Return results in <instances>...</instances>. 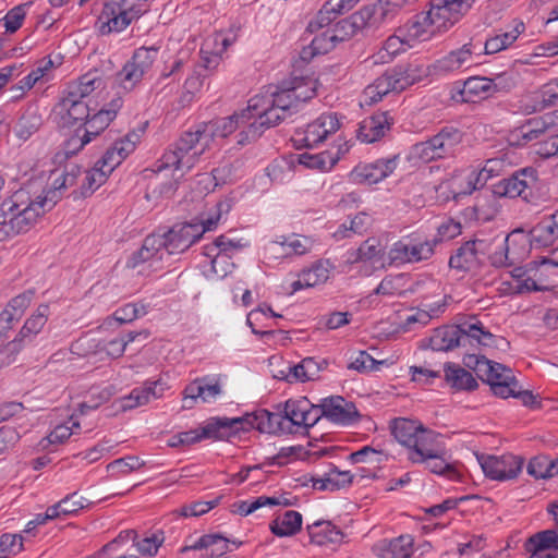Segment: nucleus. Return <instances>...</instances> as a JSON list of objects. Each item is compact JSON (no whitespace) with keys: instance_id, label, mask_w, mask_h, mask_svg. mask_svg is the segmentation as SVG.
<instances>
[{"instance_id":"obj_52","label":"nucleus","mask_w":558,"mask_h":558,"mask_svg":"<svg viewBox=\"0 0 558 558\" xmlns=\"http://www.w3.org/2000/svg\"><path fill=\"white\" fill-rule=\"evenodd\" d=\"M373 16V10L371 8H363L349 17L340 21L337 26L343 31L344 36H354L359 31H362L369 22Z\"/></svg>"},{"instance_id":"obj_46","label":"nucleus","mask_w":558,"mask_h":558,"mask_svg":"<svg viewBox=\"0 0 558 558\" xmlns=\"http://www.w3.org/2000/svg\"><path fill=\"white\" fill-rule=\"evenodd\" d=\"M302 527V514L294 510H287L278 514L269 524L272 534L287 537L296 534Z\"/></svg>"},{"instance_id":"obj_1","label":"nucleus","mask_w":558,"mask_h":558,"mask_svg":"<svg viewBox=\"0 0 558 558\" xmlns=\"http://www.w3.org/2000/svg\"><path fill=\"white\" fill-rule=\"evenodd\" d=\"M47 210L37 197L29 201L22 190L3 199L0 205V242L28 231Z\"/></svg>"},{"instance_id":"obj_16","label":"nucleus","mask_w":558,"mask_h":558,"mask_svg":"<svg viewBox=\"0 0 558 558\" xmlns=\"http://www.w3.org/2000/svg\"><path fill=\"white\" fill-rule=\"evenodd\" d=\"M536 181V170L533 168H524L496 183L493 186V193L498 197H522L527 201L532 196Z\"/></svg>"},{"instance_id":"obj_38","label":"nucleus","mask_w":558,"mask_h":558,"mask_svg":"<svg viewBox=\"0 0 558 558\" xmlns=\"http://www.w3.org/2000/svg\"><path fill=\"white\" fill-rule=\"evenodd\" d=\"M490 178L481 169L473 168L469 173H457L451 178L450 186L456 196L470 195L483 187Z\"/></svg>"},{"instance_id":"obj_12","label":"nucleus","mask_w":558,"mask_h":558,"mask_svg":"<svg viewBox=\"0 0 558 558\" xmlns=\"http://www.w3.org/2000/svg\"><path fill=\"white\" fill-rule=\"evenodd\" d=\"M475 0H432L426 12L438 33L452 27L469 12Z\"/></svg>"},{"instance_id":"obj_18","label":"nucleus","mask_w":558,"mask_h":558,"mask_svg":"<svg viewBox=\"0 0 558 558\" xmlns=\"http://www.w3.org/2000/svg\"><path fill=\"white\" fill-rule=\"evenodd\" d=\"M204 234V229L196 227L194 222H184L173 226L166 233L165 245L169 255L181 254L198 241Z\"/></svg>"},{"instance_id":"obj_4","label":"nucleus","mask_w":558,"mask_h":558,"mask_svg":"<svg viewBox=\"0 0 558 558\" xmlns=\"http://www.w3.org/2000/svg\"><path fill=\"white\" fill-rule=\"evenodd\" d=\"M421 78V71L414 64H401L386 71L364 90L367 105H373L389 93H400Z\"/></svg>"},{"instance_id":"obj_42","label":"nucleus","mask_w":558,"mask_h":558,"mask_svg":"<svg viewBox=\"0 0 558 558\" xmlns=\"http://www.w3.org/2000/svg\"><path fill=\"white\" fill-rule=\"evenodd\" d=\"M311 543L318 546L337 545L343 539V533L329 521H317L307 526Z\"/></svg>"},{"instance_id":"obj_8","label":"nucleus","mask_w":558,"mask_h":558,"mask_svg":"<svg viewBox=\"0 0 558 558\" xmlns=\"http://www.w3.org/2000/svg\"><path fill=\"white\" fill-rule=\"evenodd\" d=\"M556 112L548 113L544 117L529 120L524 125L514 129L509 135V143L511 145H524L533 140L539 137L541 134L553 130L549 142H545L539 146L537 153L544 157H550L558 154V143L555 137L556 126Z\"/></svg>"},{"instance_id":"obj_48","label":"nucleus","mask_w":558,"mask_h":558,"mask_svg":"<svg viewBox=\"0 0 558 558\" xmlns=\"http://www.w3.org/2000/svg\"><path fill=\"white\" fill-rule=\"evenodd\" d=\"M390 428L396 440L407 448L421 433L424 425L410 418L399 417L392 421Z\"/></svg>"},{"instance_id":"obj_34","label":"nucleus","mask_w":558,"mask_h":558,"mask_svg":"<svg viewBox=\"0 0 558 558\" xmlns=\"http://www.w3.org/2000/svg\"><path fill=\"white\" fill-rule=\"evenodd\" d=\"M474 48L472 43H468L461 48L450 51L436 61V72L448 74L470 66L473 63Z\"/></svg>"},{"instance_id":"obj_49","label":"nucleus","mask_w":558,"mask_h":558,"mask_svg":"<svg viewBox=\"0 0 558 558\" xmlns=\"http://www.w3.org/2000/svg\"><path fill=\"white\" fill-rule=\"evenodd\" d=\"M525 29L522 22H518L511 31L497 34L485 41V53L494 54L510 47Z\"/></svg>"},{"instance_id":"obj_23","label":"nucleus","mask_w":558,"mask_h":558,"mask_svg":"<svg viewBox=\"0 0 558 558\" xmlns=\"http://www.w3.org/2000/svg\"><path fill=\"white\" fill-rule=\"evenodd\" d=\"M398 161V156H392L359 165L351 172V177L357 183L375 184L389 177L396 170Z\"/></svg>"},{"instance_id":"obj_31","label":"nucleus","mask_w":558,"mask_h":558,"mask_svg":"<svg viewBox=\"0 0 558 558\" xmlns=\"http://www.w3.org/2000/svg\"><path fill=\"white\" fill-rule=\"evenodd\" d=\"M245 123L248 124L246 109L230 117L199 124L198 128L202 134H207L209 145L214 137H227Z\"/></svg>"},{"instance_id":"obj_14","label":"nucleus","mask_w":558,"mask_h":558,"mask_svg":"<svg viewBox=\"0 0 558 558\" xmlns=\"http://www.w3.org/2000/svg\"><path fill=\"white\" fill-rule=\"evenodd\" d=\"M530 243L522 230H513L505 238L500 251H495L490 255L492 265L501 268L521 263L529 254Z\"/></svg>"},{"instance_id":"obj_25","label":"nucleus","mask_w":558,"mask_h":558,"mask_svg":"<svg viewBox=\"0 0 558 558\" xmlns=\"http://www.w3.org/2000/svg\"><path fill=\"white\" fill-rule=\"evenodd\" d=\"M529 558H558V531L544 530L530 536L524 543Z\"/></svg>"},{"instance_id":"obj_53","label":"nucleus","mask_w":558,"mask_h":558,"mask_svg":"<svg viewBox=\"0 0 558 558\" xmlns=\"http://www.w3.org/2000/svg\"><path fill=\"white\" fill-rule=\"evenodd\" d=\"M108 175L109 174L97 165L89 170H81V195L86 197L94 193L106 182Z\"/></svg>"},{"instance_id":"obj_44","label":"nucleus","mask_w":558,"mask_h":558,"mask_svg":"<svg viewBox=\"0 0 558 558\" xmlns=\"http://www.w3.org/2000/svg\"><path fill=\"white\" fill-rule=\"evenodd\" d=\"M355 474L349 471H340L331 468L320 477H312V486L318 490L336 492L348 487L354 480Z\"/></svg>"},{"instance_id":"obj_28","label":"nucleus","mask_w":558,"mask_h":558,"mask_svg":"<svg viewBox=\"0 0 558 558\" xmlns=\"http://www.w3.org/2000/svg\"><path fill=\"white\" fill-rule=\"evenodd\" d=\"M137 140L136 133H130L124 138L116 141L96 165L110 174L135 149Z\"/></svg>"},{"instance_id":"obj_39","label":"nucleus","mask_w":558,"mask_h":558,"mask_svg":"<svg viewBox=\"0 0 558 558\" xmlns=\"http://www.w3.org/2000/svg\"><path fill=\"white\" fill-rule=\"evenodd\" d=\"M490 78L486 76H471L462 82L458 95L463 102H477L494 96Z\"/></svg>"},{"instance_id":"obj_55","label":"nucleus","mask_w":558,"mask_h":558,"mask_svg":"<svg viewBox=\"0 0 558 558\" xmlns=\"http://www.w3.org/2000/svg\"><path fill=\"white\" fill-rule=\"evenodd\" d=\"M299 163L310 169L329 171L337 163V158L329 151L318 154L304 153L299 155Z\"/></svg>"},{"instance_id":"obj_50","label":"nucleus","mask_w":558,"mask_h":558,"mask_svg":"<svg viewBox=\"0 0 558 558\" xmlns=\"http://www.w3.org/2000/svg\"><path fill=\"white\" fill-rule=\"evenodd\" d=\"M323 365H326L325 361L320 363L313 357L303 359L299 364L289 365L290 378H295V381L314 380L319 376Z\"/></svg>"},{"instance_id":"obj_17","label":"nucleus","mask_w":558,"mask_h":558,"mask_svg":"<svg viewBox=\"0 0 558 558\" xmlns=\"http://www.w3.org/2000/svg\"><path fill=\"white\" fill-rule=\"evenodd\" d=\"M339 128L340 121L337 113H323L315 121L307 124L304 130L296 131L293 141L304 147H314L323 143L330 134L337 132Z\"/></svg>"},{"instance_id":"obj_62","label":"nucleus","mask_w":558,"mask_h":558,"mask_svg":"<svg viewBox=\"0 0 558 558\" xmlns=\"http://www.w3.org/2000/svg\"><path fill=\"white\" fill-rule=\"evenodd\" d=\"M289 86L298 105L312 99L316 95V82L311 78L295 77Z\"/></svg>"},{"instance_id":"obj_36","label":"nucleus","mask_w":558,"mask_h":558,"mask_svg":"<svg viewBox=\"0 0 558 558\" xmlns=\"http://www.w3.org/2000/svg\"><path fill=\"white\" fill-rule=\"evenodd\" d=\"M414 538L410 534L378 542L373 550L379 558H411Z\"/></svg>"},{"instance_id":"obj_5","label":"nucleus","mask_w":558,"mask_h":558,"mask_svg":"<svg viewBox=\"0 0 558 558\" xmlns=\"http://www.w3.org/2000/svg\"><path fill=\"white\" fill-rule=\"evenodd\" d=\"M144 12L142 3L136 0H110L98 16V31L101 35L121 33Z\"/></svg>"},{"instance_id":"obj_2","label":"nucleus","mask_w":558,"mask_h":558,"mask_svg":"<svg viewBox=\"0 0 558 558\" xmlns=\"http://www.w3.org/2000/svg\"><path fill=\"white\" fill-rule=\"evenodd\" d=\"M208 147V136L202 134L198 126L184 132L157 161L155 171L173 168L184 174L194 168Z\"/></svg>"},{"instance_id":"obj_29","label":"nucleus","mask_w":558,"mask_h":558,"mask_svg":"<svg viewBox=\"0 0 558 558\" xmlns=\"http://www.w3.org/2000/svg\"><path fill=\"white\" fill-rule=\"evenodd\" d=\"M442 444L440 435L424 427L405 448L408 460L414 464L423 463L424 459Z\"/></svg>"},{"instance_id":"obj_60","label":"nucleus","mask_w":558,"mask_h":558,"mask_svg":"<svg viewBox=\"0 0 558 558\" xmlns=\"http://www.w3.org/2000/svg\"><path fill=\"white\" fill-rule=\"evenodd\" d=\"M282 112L291 117L298 109V102L290 86L283 87L271 94V100H268Z\"/></svg>"},{"instance_id":"obj_3","label":"nucleus","mask_w":558,"mask_h":558,"mask_svg":"<svg viewBox=\"0 0 558 558\" xmlns=\"http://www.w3.org/2000/svg\"><path fill=\"white\" fill-rule=\"evenodd\" d=\"M493 337L477 318L472 317L458 325L437 329L430 344L433 350L450 351L454 348L489 345Z\"/></svg>"},{"instance_id":"obj_11","label":"nucleus","mask_w":558,"mask_h":558,"mask_svg":"<svg viewBox=\"0 0 558 558\" xmlns=\"http://www.w3.org/2000/svg\"><path fill=\"white\" fill-rule=\"evenodd\" d=\"M437 240L405 238L395 242L388 252L390 265L414 264L429 259L434 255Z\"/></svg>"},{"instance_id":"obj_57","label":"nucleus","mask_w":558,"mask_h":558,"mask_svg":"<svg viewBox=\"0 0 558 558\" xmlns=\"http://www.w3.org/2000/svg\"><path fill=\"white\" fill-rule=\"evenodd\" d=\"M555 215L550 219H546L537 223L532 230V241L538 246H549L556 241L557 223L554 220Z\"/></svg>"},{"instance_id":"obj_26","label":"nucleus","mask_w":558,"mask_h":558,"mask_svg":"<svg viewBox=\"0 0 558 558\" xmlns=\"http://www.w3.org/2000/svg\"><path fill=\"white\" fill-rule=\"evenodd\" d=\"M57 112L62 126L70 128L86 121L89 117V106L85 100L71 97L69 92L63 90L62 97L57 105Z\"/></svg>"},{"instance_id":"obj_40","label":"nucleus","mask_w":558,"mask_h":558,"mask_svg":"<svg viewBox=\"0 0 558 558\" xmlns=\"http://www.w3.org/2000/svg\"><path fill=\"white\" fill-rule=\"evenodd\" d=\"M444 378L450 388L456 391H472L478 386L472 373L452 362L445 363Z\"/></svg>"},{"instance_id":"obj_59","label":"nucleus","mask_w":558,"mask_h":558,"mask_svg":"<svg viewBox=\"0 0 558 558\" xmlns=\"http://www.w3.org/2000/svg\"><path fill=\"white\" fill-rule=\"evenodd\" d=\"M372 225V218L368 214L359 213L350 220L349 227L343 223L335 232L337 239L350 238L352 234H363Z\"/></svg>"},{"instance_id":"obj_30","label":"nucleus","mask_w":558,"mask_h":558,"mask_svg":"<svg viewBox=\"0 0 558 558\" xmlns=\"http://www.w3.org/2000/svg\"><path fill=\"white\" fill-rule=\"evenodd\" d=\"M332 269L333 266L328 259L315 262L310 268L300 271L298 280L291 283L292 292L325 283Z\"/></svg>"},{"instance_id":"obj_10","label":"nucleus","mask_w":558,"mask_h":558,"mask_svg":"<svg viewBox=\"0 0 558 558\" xmlns=\"http://www.w3.org/2000/svg\"><path fill=\"white\" fill-rule=\"evenodd\" d=\"M158 52L159 48L155 46L136 49L132 59L124 64L116 76L120 87L125 92L132 90L151 69Z\"/></svg>"},{"instance_id":"obj_64","label":"nucleus","mask_w":558,"mask_h":558,"mask_svg":"<svg viewBox=\"0 0 558 558\" xmlns=\"http://www.w3.org/2000/svg\"><path fill=\"white\" fill-rule=\"evenodd\" d=\"M34 292L25 291L16 296H14L2 311V313H7L8 316H12V320L17 322L23 316L26 308L31 305Z\"/></svg>"},{"instance_id":"obj_63","label":"nucleus","mask_w":558,"mask_h":558,"mask_svg":"<svg viewBox=\"0 0 558 558\" xmlns=\"http://www.w3.org/2000/svg\"><path fill=\"white\" fill-rule=\"evenodd\" d=\"M243 247V244L240 241H234L229 239L226 235L218 236L213 243L205 245L203 247V254H226L228 256L233 255V253L240 251Z\"/></svg>"},{"instance_id":"obj_6","label":"nucleus","mask_w":558,"mask_h":558,"mask_svg":"<svg viewBox=\"0 0 558 558\" xmlns=\"http://www.w3.org/2000/svg\"><path fill=\"white\" fill-rule=\"evenodd\" d=\"M462 137L460 130L445 126L427 141L416 143L412 147V156L422 162L453 157Z\"/></svg>"},{"instance_id":"obj_43","label":"nucleus","mask_w":558,"mask_h":558,"mask_svg":"<svg viewBox=\"0 0 558 558\" xmlns=\"http://www.w3.org/2000/svg\"><path fill=\"white\" fill-rule=\"evenodd\" d=\"M104 87L105 81L102 76L98 71H90L69 83L64 90L69 92L71 97H77L85 100V98L92 95L95 90Z\"/></svg>"},{"instance_id":"obj_58","label":"nucleus","mask_w":558,"mask_h":558,"mask_svg":"<svg viewBox=\"0 0 558 558\" xmlns=\"http://www.w3.org/2000/svg\"><path fill=\"white\" fill-rule=\"evenodd\" d=\"M425 468L435 474H445L452 471V466L447 458V449L442 442L434 452L429 453L422 463Z\"/></svg>"},{"instance_id":"obj_7","label":"nucleus","mask_w":558,"mask_h":558,"mask_svg":"<svg viewBox=\"0 0 558 558\" xmlns=\"http://www.w3.org/2000/svg\"><path fill=\"white\" fill-rule=\"evenodd\" d=\"M248 126L247 131L240 133L239 143L260 136L265 129L276 126L290 118L287 113L275 107L265 97L255 96L248 100L246 107Z\"/></svg>"},{"instance_id":"obj_24","label":"nucleus","mask_w":558,"mask_h":558,"mask_svg":"<svg viewBox=\"0 0 558 558\" xmlns=\"http://www.w3.org/2000/svg\"><path fill=\"white\" fill-rule=\"evenodd\" d=\"M48 313V305H39L36 312L26 319L17 336L7 344L5 350L13 354L19 353L25 342L32 341L41 331L47 323Z\"/></svg>"},{"instance_id":"obj_13","label":"nucleus","mask_w":558,"mask_h":558,"mask_svg":"<svg viewBox=\"0 0 558 558\" xmlns=\"http://www.w3.org/2000/svg\"><path fill=\"white\" fill-rule=\"evenodd\" d=\"M279 404L283 425L286 428H291L293 433L300 427L307 429L319 421V409L307 398L289 399Z\"/></svg>"},{"instance_id":"obj_51","label":"nucleus","mask_w":558,"mask_h":558,"mask_svg":"<svg viewBox=\"0 0 558 558\" xmlns=\"http://www.w3.org/2000/svg\"><path fill=\"white\" fill-rule=\"evenodd\" d=\"M353 3L352 0H339L336 7L328 8L327 4L323 7V9L317 13V15L308 23L307 29L311 33L317 32L325 27H328L332 21L330 17V13H343L352 9Z\"/></svg>"},{"instance_id":"obj_56","label":"nucleus","mask_w":558,"mask_h":558,"mask_svg":"<svg viewBox=\"0 0 558 558\" xmlns=\"http://www.w3.org/2000/svg\"><path fill=\"white\" fill-rule=\"evenodd\" d=\"M385 255V247L380 241L375 238L365 240L355 252L354 262H372L381 260Z\"/></svg>"},{"instance_id":"obj_41","label":"nucleus","mask_w":558,"mask_h":558,"mask_svg":"<svg viewBox=\"0 0 558 558\" xmlns=\"http://www.w3.org/2000/svg\"><path fill=\"white\" fill-rule=\"evenodd\" d=\"M405 36L398 33L389 36L383 46L369 57L372 64H386L391 62L398 54L411 48L409 41H405Z\"/></svg>"},{"instance_id":"obj_19","label":"nucleus","mask_w":558,"mask_h":558,"mask_svg":"<svg viewBox=\"0 0 558 558\" xmlns=\"http://www.w3.org/2000/svg\"><path fill=\"white\" fill-rule=\"evenodd\" d=\"M481 465L486 476L492 480L506 481L518 476L522 470L523 460L513 454L489 456L482 461Z\"/></svg>"},{"instance_id":"obj_47","label":"nucleus","mask_w":558,"mask_h":558,"mask_svg":"<svg viewBox=\"0 0 558 558\" xmlns=\"http://www.w3.org/2000/svg\"><path fill=\"white\" fill-rule=\"evenodd\" d=\"M482 244L483 241L477 240L465 242L450 257L449 266L460 270H470L477 264L478 245Z\"/></svg>"},{"instance_id":"obj_9","label":"nucleus","mask_w":558,"mask_h":558,"mask_svg":"<svg viewBox=\"0 0 558 558\" xmlns=\"http://www.w3.org/2000/svg\"><path fill=\"white\" fill-rule=\"evenodd\" d=\"M169 257L165 238L150 234L145 238L142 247L128 259V267L140 268L138 274H150L162 269Z\"/></svg>"},{"instance_id":"obj_32","label":"nucleus","mask_w":558,"mask_h":558,"mask_svg":"<svg viewBox=\"0 0 558 558\" xmlns=\"http://www.w3.org/2000/svg\"><path fill=\"white\" fill-rule=\"evenodd\" d=\"M398 33L405 36V41H409L413 47L415 41H425L432 38L438 31L432 24L429 16L426 12H422L413 16L408 23L398 28Z\"/></svg>"},{"instance_id":"obj_33","label":"nucleus","mask_w":558,"mask_h":558,"mask_svg":"<svg viewBox=\"0 0 558 558\" xmlns=\"http://www.w3.org/2000/svg\"><path fill=\"white\" fill-rule=\"evenodd\" d=\"M388 112H377L364 119L359 128L357 137L364 143H374L386 135L392 124Z\"/></svg>"},{"instance_id":"obj_22","label":"nucleus","mask_w":558,"mask_h":558,"mask_svg":"<svg viewBox=\"0 0 558 558\" xmlns=\"http://www.w3.org/2000/svg\"><path fill=\"white\" fill-rule=\"evenodd\" d=\"M317 408L319 409V418L324 416L336 424L349 425L359 417L354 403L347 401L340 396L324 399Z\"/></svg>"},{"instance_id":"obj_54","label":"nucleus","mask_w":558,"mask_h":558,"mask_svg":"<svg viewBox=\"0 0 558 558\" xmlns=\"http://www.w3.org/2000/svg\"><path fill=\"white\" fill-rule=\"evenodd\" d=\"M558 99V83L544 85L534 96V105L525 108V113L541 111L555 106Z\"/></svg>"},{"instance_id":"obj_21","label":"nucleus","mask_w":558,"mask_h":558,"mask_svg":"<svg viewBox=\"0 0 558 558\" xmlns=\"http://www.w3.org/2000/svg\"><path fill=\"white\" fill-rule=\"evenodd\" d=\"M238 423H241V418H215L199 429L177 434V438L183 445H192L206 438L222 439L227 436L228 430Z\"/></svg>"},{"instance_id":"obj_37","label":"nucleus","mask_w":558,"mask_h":558,"mask_svg":"<svg viewBox=\"0 0 558 558\" xmlns=\"http://www.w3.org/2000/svg\"><path fill=\"white\" fill-rule=\"evenodd\" d=\"M280 241L271 242L266 251L271 254H280L282 256L304 255L313 248L314 241L304 235L292 234L281 236Z\"/></svg>"},{"instance_id":"obj_45","label":"nucleus","mask_w":558,"mask_h":558,"mask_svg":"<svg viewBox=\"0 0 558 558\" xmlns=\"http://www.w3.org/2000/svg\"><path fill=\"white\" fill-rule=\"evenodd\" d=\"M43 125V118L38 109L29 107L20 117L13 128V134L20 142L29 140Z\"/></svg>"},{"instance_id":"obj_35","label":"nucleus","mask_w":558,"mask_h":558,"mask_svg":"<svg viewBox=\"0 0 558 558\" xmlns=\"http://www.w3.org/2000/svg\"><path fill=\"white\" fill-rule=\"evenodd\" d=\"M166 384L161 380H147L142 387L133 389L128 397L123 399L122 408L124 410L134 409L149 403L151 400L161 398Z\"/></svg>"},{"instance_id":"obj_15","label":"nucleus","mask_w":558,"mask_h":558,"mask_svg":"<svg viewBox=\"0 0 558 558\" xmlns=\"http://www.w3.org/2000/svg\"><path fill=\"white\" fill-rule=\"evenodd\" d=\"M222 395L220 375L204 376L191 381L183 390L182 408L193 409L198 400L204 403L215 402Z\"/></svg>"},{"instance_id":"obj_27","label":"nucleus","mask_w":558,"mask_h":558,"mask_svg":"<svg viewBox=\"0 0 558 558\" xmlns=\"http://www.w3.org/2000/svg\"><path fill=\"white\" fill-rule=\"evenodd\" d=\"M481 380L490 386L495 396L504 399L509 398L518 387L512 369L497 362H493L492 372L485 374Z\"/></svg>"},{"instance_id":"obj_20","label":"nucleus","mask_w":558,"mask_h":558,"mask_svg":"<svg viewBox=\"0 0 558 558\" xmlns=\"http://www.w3.org/2000/svg\"><path fill=\"white\" fill-rule=\"evenodd\" d=\"M275 409V412L260 409L251 414H247L245 417H240L241 423L232 426V428H239V426H242V424L245 422L247 425H250V427L255 428L262 433H293L291 428H286L283 425L280 404H277Z\"/></svg>"},{"instance_id":"obj_61","label":"nucleus","mask_w":558,"mask_h":558,"mask_svg":"<svg viewBox=\"0 0 558 558\" xmlns=\"http://www.w3.org/2000/svg\"><path fill=\"white\" fill-rule=\"evenodd\" d=\"M56 66L57 63L50 57L40 59L31 73L23 77V84L26 88H33L36 83L45 78Z\"/></svg>"}]
</instances>
